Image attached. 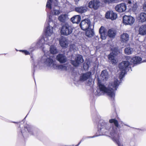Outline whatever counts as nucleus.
Returning <instances> with one entry per match:
<instances>
[{
	"instance_id": "f257e3e1",
	"label": "nucleus",
	"mask_w": 146,
	"mask_h": 146,
	"mask_svg": "<svg viewBox=\"0 0 146 146\" xmlns=\"http://www.w3.org/2000/svg\"><path fill=\"white\" fill-rule=\"evenodd\" d=\"M119 83H98L97 89L94 94L97 96L106 94L113 100L115 96V91L118 88Z\"/></svg>"
},
{
	"instance_id": "f03ea898",
	"label": "nucleus",
	"mask_w": 146,
	"mask_h": 146,
	"mask_svg": "<svg viewBox=\"0 0 146 146\" xmlns=\"http://www.w3.org/2000/svg\"><path fill=\"white\" fill-rule=\"evenodd\" d=\"M53 19H51L50 17H48V20L46 19L47 24L45 26L44 31L47 38L49 42L48 43H52L54 38V34L53 33V30L55 29L56 26V23L55 21L56 18L53 17Z\"/></svg>"
},
{
	"instance_id": "7ed1b4c3",
	"label": "nucleus",
	"mask_w": 146,
	"mask_h": 146,
	"mask_svg": "<svg viewBox=\"0 0 146 146\" xmlns=\"http://www.w3.org/2000/svg\"><path fill=\"white\" fill-rule=\"evenodd\" d=\"M51 56H48V57H46L44 56L42 58L41 62L44 63L47 66L50 68H52L55 69H58L62 70H67V67L65 65H58L55 64V62L50 58Z\"/></svg>"
},
{
	"instance_id": "20e7f679",
	"label": "nucleus",
	"mask_w": 146,
	"mask_h": 146,
	"mask_svg": "<svg viewBox=\"0 0 146 146\" xmlns=\"http://www.w3.org/2000/svg\"><path fill=\"white\" fill-rule=\"evenodd\" d=\"M129 64V61H124L119 64V67L120 72H119V78L121 81L123 78L126 73Z\"/></svg>"
},
{
	"instance_id": "39448f33",
	"label": "nucleus",
	"mask_w": 146,
	"mask_h": 146,
	"mask_svg": "<svg viewBox=\"0 0 146 146\" xmlns=\"http://www.w3.org/2000/svg\"><path fill=\"white\" fill-rule=\"evenodd\" d=\"M49 42L50 41H48L47 38H43L42 37L38 40L36 43V46L37 47L42 49L44 52V54L43 56H45L46 57H48L49 56L47 54V53H46V51L44 50V44H48L49 45L52 44L48 43V42Z\"/></svg>"
},
{
	"instance_id": "423d86ee",
	"label": "nucleus",
	"mask_w": 146,
	"mask_h": 146,
	"mask_svg": "<svg viewBox=\"0 0 146 146\" xmlns=\"http://www.w3.org/2000/svg\"><path fill=\"white\" fill-rule=\"evenodd\" d=\"M72 27L68 24L63 25L60 29V33L62 35L67 36L72 33Z\"/></svg>"
},
{
	"instance_id": "0eeeda50",
	"label": "nucleus",
	"mask_w": 146,
	"mask_h": 146,
	"mask_svg": "<svg viewBox=\"0 0 146 146\" xmlns=\"http://www.w3.org/2000/svg\"><path fill=\"white\" fill-rule=\"evenodd\" d=\"M111 50L112 52L109 55L108 58L111 63L115 64L117 62L115 58V56L118 54V50L116 48H113L111 49Z\"/></svg>"
},
{
	"instance_id": "6e6552de",
	"label": "nucleus",
	"mask_w": 146,
	"mask_h": 146,
	"mask_svg": "<svg viewBox=\"0 0 146 146\" xmlns=\"http://www.w3.org/2000/svg\"><path fill=\"white\" fill-rule=\"evenodd\" d=\"M57 3H54V7L51 11L50 14H47V19L48 20V17H50L51 19H53V17H54L56 18L55 15L59 14L61 13L60 10L59 9L58 7L57 6Z\"/></svg>"
},
{
	"instance_id": "1a4fd4ad",
	"label": "nucleus",
	"mask_w": 146,
	"mask_h": 146,
	"mask_svg": "<svg viewBox=\"0 0 146 146\" xmlns=\"http://www.w3.org/2000/svg\"><path fill=\"white\" fill-rule=\"evenodd\" d=\"M80 26L83 30H86L92 26L90 21L88 19H86L82 20L80 23Z\"/></svg>"
},
{
	"instance_id": "9d476101",
	"label": "nucleus",
	"mask_w": 146,
	"mask_h": 146,
	"mask_svg": "<svg viewBox=\"0 0 146 146\" xmlns=\"http://www.w3.org/2000/svg\"><path fill=\"white\" fill-rule=\"evenodd\" d=\"M135 21L134 18L131 16L125 15L123 17V22L125 25H131Z\"/></svg>"
},
{
	"instance_id": "9b49d317",
	"label": "nucleus",
	"mask_w": 146,
	"mask_h": 146,
	"mask_svg": "<svg viewBox=\"0 0 146 146\" xmlns=\"http://www.w3.org/2000/svg\"><path fill=\"white\" fill-rule=\"evenodd\" d=\"M126 2L129 9L134 11L136 10L138 6L135 0H126Z\"/></svg>"
},
{
	"instance_id": "f8f14e48",
	"label": "nucleus",
	"mask_w": 146,
	"mask_h": 146,
	"mask_svg": "<svg viewBox=\"0 0 146 146\" xmlns=\"http://www.w3.org/2000/svg\"><path fill=\"white\" fill-rule=\"evenodd\" d=\"M126 59L134 64H140L144 62V60L142 61L141 58L139 56H135L132 58L130 56H127Z\"/></svg>"
},
{
	"instance_id": "ddd939ff",
	"label": "nucleus",
	"mask_w": 146,
	"mask_h": 146,
	"mask_svg": "<svg viewBox=\"0 0 146 146\" xmlns=\"http://www.w3.org/2000/svg\"><path fill=\"white\" fill-rule=\"evenodd\" d=\"M100 6V2L97 0H93L90 1L88 3V6L90 8L97 10Z\"/></svg>"
},
{
	"instance_id": "4468645a",
	"label": "nucleus",
	"mask_w": 146,
	"mask_h": 146,
	"mask_svg": "<svg viewBox=\"0 0 146 146\" xmlns=\"http://www.w3.org/2000/svg\"><path fill=\"white\" fill-rule=\"evenodd\" d=\"M84 62V60L83 59L82 56L80 55H78L76 56L75 58V60H72L71 63L75 66H77L78 65Z\"/></svg>"
},
{
	"instance_id": "2eb2a0df",
	"label": "nucleus",
	"mask_w": 146,
	"mask_h": 146,
	"mask_svg": "<svg viewBox=\"0 0 146 146\" xmlns=\"http://www.w3.org/2000/svg\"><path fill=\"white\" fill-rule=\"evenodd\" d=\"M105 17L107 19L114 20L116 19L117 17V15L116 13L112 11H108L106 13Z\"/></svg>"
},
{
	"instance_id": "dca6fc26",
	"label": "nucleus",
	"mask_w": 146,
	"mask_h": 146,
	"mask_svg": "<svg viewBox=\"0 0 146 146\" xmlns=\"http://www.w3.org/2000/svg\"><path fill=\"white\" fill-rule=\"evenodd\" d=\"M126 5L123 3L117 5L115 7V10L119 13L124 12L126 9Z\"/></svg>"
},
{
	"instance_id": "f3484780",
	"label": "nucleus",
	"mask_w": 146,
	"mask_h": 146,
	"mask_svg": "<svg viewBox=\"0 0 146 146\" xmlns=\"http://www.w3.org/2000/svg\"><path fill=\"white\" fill-rule=\"evenodd\" d=\"M60 45L63 48H66L68 45V41L64 37H61L59 40Z\"/></svg>"
},
{
	"instance_id": "a211bd4d",
	"label": "nucleus",
	"mask_w": 146,
	"mask_h": 146,
	"mask_svg": "<svg viewBox=\"0 0 146 146\" xmlns=\"http://www.w3.org/2000/svg\"><path fill=\"white\" fill-rule=\"evenodd\" d=\"M108 73L106 70H104L101 72L100 75L101 80H98V82L102 81H106L108 78Z\"/></svg>"
},
{
	"instance_id": "6ab92c4d",
	"label": "nucleus",
	"mask_w": 146,
	"mask_h": 146,
	"mask_svg": "<svg viewBox=\"0 0 146 146\" xmlns=\"http://www.w3.org/2000/svg\"><path fill=\"white\" fill-rule=\"evenodd\" d=\"M99 33L100 35L101 38L102 40H105L106 39L107 36L106 30L105 27L103 26H101L99 29Z\"/></svg>"
},
{
	"instance_id": "aec40b11",
	"label": "nucleus",
	"mask_w": 146,
	"mask_h": 146,
	"mask_svg": "<svg viewBox=\"0 0 146 146\" xmlns=\"http://www.w3.org/2000/svg\"><path fill=\"white\" fill-rule=\"evenodd\" d=\"M91 73L88 72L82 74L80 77V80L81 81H85L90 78L91 77Z\"/></svg>"
},
{
	"instance_id": "412c9836",
	"label": "nucleus",
	"mask_w": 146,
	"mask_h": 146,
	"mask_svg": "<svg viewBox=\"0 0 146 146\" xmlns=\"http://www.w3.org/2000/svg\"><path fill=\"white\" fill-rule=\"evenodd\" d=\"M116 31L114 29H109L108 31V35L110 38H114L116 34Z\"/></svg>"
},
{
	"instance_id": "4be33fe9",
	"label": "nucleus",
	"mask_w": 146,
	"mask_h": 146,
	"mask_svg": "<svg viewBox=\"0 0 146 146\" xmlns=\"http://www.w3.org/2000/svg\"><path fill=\"white\" fill-rule=\"evenodd\" d=\"M57 60L61 63H64L67 61L66 56L63 54H59L56 56Z\"/></svg>"
},
{
	"instance_id": "5701e85b",
	"label": "nucleus",
	"mask_w": 146,
	"mask_h": 146,
	"mask_svg": "<svg viewBox=\"0 0 146 146\" xmlns=\"http://www.w3.org/2000/svg\"><path fill=\"white\" fill-rule=\"evenodd\" d=\"M24 129L25 131H27L31 135H35V131L33 130V128L31 126L27 125L25 126Z\"/></svg>"
},
{
	"instance_id": "b1692460",
	"label": "nucleus",
	"mask_w": 146,
	"mask_h": 146,
	"mask_svg": "<svg viewBox=\"0 0 146 146\" xmlns=\"http://www.w3.org/2000/svg\"><path fill=\"white\" fill-rule=\"evenodd\" d=\"M121 40V42L125 43L129 40V36L126 33H124L121 35L120 36Z\"/></svg>"
},
{
	"instance_id": "393cba45",
	"label": "nucleus",
	"mask_w": 146,
	"mask_h": 146,
	"mask_svg": "<svg viewBox=\"0 0 146 146\" xmlns=\"http://www.w3.org/2000/svg\"><path fill=\"white\" fill-rule=\"evenodd\" d=\"M137 18L140 21L143 22L146 21V13H141L138 15Z\"/></svg>"
},
{
	"instance_id": "a878e982",
	"label": "nucleus",
	"mask_w": 146,
	"mask_h": 146,
	"mask_svg": "<svg viewBox=\"0 0 146 146\" xmlns=\"http://www.w3.org/2000/svg\"><path fill=\"white\" fill-rule=\"evenodd\" d=\"M71 20L73 23H78L80 21L81 17L79 15H75L72 18Z\"/></svg>"
},
{
	"instance_id": "bb28decb",
	"label": "nucleus",
	"mask_w": 146,
	"mask_h": 146,
	"mask_svg": "<svg viewBox=\"0 0 146 146\" xmlns=\"http://www.w3.org/2000/svg\"><path fill=\"white\" fill-rule=\"evenodd\" d=\"M75 11L78 13H82L86 12V10L85 7L81 6L76 7L75 8Z\"/></svg>"
},
{
	"instance_id": "cd10ccee",
	"label": "nucleus",
	"mask_w": 146,
	"mask_h": 146,
	"mask_svg": "<svg viewBox=\"0 0 146 146\" xmlns=\"http://www.w3.org/2000/svg\"><path fill=\"white\" fill-rule=\"evenodd\" d=\"M68 19V15L66 14L61 15L58 18V20L62 22H64Z\"/></svg>"
},
{
	"instance_id": "c85d7f7f",
	"label": "nucleus",
	"mask_w": 146,
	"mask_h": 146,
	"mask_svg": "<svg viewBox=\"0 0 146 146\" xmlns=\"http://www.w3.org/2000/svg\"><path fill=\"white\" fill-rule=\"evenodd\" d=\"M139 33V34L142 35L146 34V25H142L140 27Z\"/></svg>"
},
{
	"instance_id": "c756f323",
	"label": "nucleus",
	"mask_w": 146,
	"mask_h": 146,
	"mask_svg": "<svg viewBox=\"0 0 146 146\" xmlns=\"http://www.w3.org/2000/svg\"><path fill=\"white\" fill-rule=\"evenodd\" d=\"M86 31V36L88 37H91L93 35V29L90 28H88L85 30Z\"/></svg>"
},
{
	"instance_id": "7c9ffc66",
	"label": "nucleus",
	"mask_w": 146,
	"mask_h": 146,
	"mask_svg": "<svg viewBox=\"0 0 146 146\" xmlns=\"http://www.w3.org/2000/svg\"><path fill=\"white\" fill-rule=\"evenodd\" d=\"M50 52L52 54H55L57 52V51L54 45H52L50 47Z\"/></svg>"
},
{
	"instance_id": "2f4dec72",
	"label": "nucleus",
	"mask_w": 146,
	"mask_h": 146,
	"mask_svg": "<svg viewBox=\"0 0 146 146\" xmlns=\"http://www.w3.org/2000/svg\"><path fill=\"white\" fill-rule=\"evenodd\" d=\"M53 3V2L52 0H48L46 4V7L49 9H51L52 5Z\"/></svg>"
},
{
	"instance_id": "473e14b6",
	"label": "nucleus",
	"mask_w": 146,
	"mask_h": 146,
	"mask_svg": "<svg viewBox=\"0 0 146 146\" xmlns=\"http://www.w3.org/2000/svg\"><path fill=\"white\" fill-rule=\"evenodd\" d=\"M133 51V49L129 47L126 48L125 50V52L126 54H131Z\"/></svg>"
},
{
	"instance_id": "72a5a7b5",
	"label": "nucleus",
	"mask_w": 146,
	"mask_h": 146,
	"mask_svg": "<svg viewBox=\"0 0 146 146\" xmlns=\"http://www.w3.org/2000/svg\"><path fill=\"white\" fill-rule=\"evenodd\" d=\"M86 88L92 87L94 83H84Z\"/></svg>"
},
{
	"instance_id": "f704fd0d",
	"label": "nucleus",
	"mask_w": 146,
	"mask_h": 146,
	"mask_svg": "<svg viewBox=\"0 0 146 146\" xmlns=\"http://www.w3.org/2000/svg\"><path fill=\"white\" fill-rule=\"evenodd\" d=\"M77 87H83L81 83H73Z\"/></svg>"
},
{
	"instance_id": "c9c22d12",
	"label": "nucleus",
	"mask_w": 146,
	"mask_h": 146,
	"mask_svg": "<svg viewBox=\"0 0 146 146\" xmlns=\"http://www.w3.org/2000/svg\"><path fill=\"white\" fill-rule=\"evenodd\" d=\"M70 49H72L73 50H76L77 49L75 45L73 44H72L70 46Z\"/></svg>"
},
{
	"instance_id": "e433bc0d",
	"label": "nucleus",
	"mask_w": 146,
	"mask_h": 146,
	"mask_svg": "<svg viewBox=\"0 0 146 146\" xmlns=\"http://www.w3.org/2000/svg\"><path fill=\"white\" fill-rule=\"evenodd\" d=\"M20 51L22 52H23L24 53L25 55H28L30 53L27 50H20Z\"/></svg>"
},
{
	"instance_id": "4c0bfd02",
	"label": "nucleus",
	"mask_w": 146,
	"mask_h": 146,
	"mask_svg": "<svg viewBox=\"0 0 146 146\" xmlns=\"http://www.w3.org/2000/svg\"><path fill=\"white\" fill-rule=\"evenodd\" d=\"M105 2L110 3L113 2L115 1H117V0H104Z\"/></svg>"
},
{
	"instance_id": "58836bf2",
	"label": "nucleus",
	"mask_w": 146,
	"mask_h": 146,
	"mask_svg": "<svg viewBox=\"0 0 146 146\" xmlns=\"http://www.w3.org/2000/svg\"><path fill=\"white\" fill-rule=\"evenodd\" d=\"M143 10L146 12V2L144 3L143 8Z\"/></svg>"
},
{
	"instance_id": "ea45409f",
	"label": "nucleus",
	"mask_w": 146,
	"mask_h": 146,
	"mask_svg": "<svg viewBox=\"0 0 146 146\" xmlns=\"http://www.w3.org/2000/svg\"><path fill=\"white\" fill-rule=\"evenodd\" d=\"M97 136H89V137H86L85 138V139H86L87 138H94L96 137Z\"/></svg>"
},
{
	"instance_id": "a19ab883",
	"label": "nucleus",
	"mask_w": 146,
	"mask_h": 146,
	"mask_svg": "<svg viewBox=\"0 0 146 146\" xmlns=\"http://www.w3.org/2000/svg\"><path fill=\"white\" fill-rule=\"evenodd\" d=\"M144 62H146V60H144Z\"/></svg>"
},
{
	"instance_id": "79ce46f5",
	"label": "nucleus",
	"mask_w": 146,
	"mask_h": 146,
	"mask_svg": "<svg viewBox=\"0 0 146 146\" xmlns=\"http://www.w3.org/2000/svg\"><path fill=\"white\" fill-rule=\"evenodd\" d=\"M13 122L14 123H17V122Z\"/></svg>"
},
{
	"instance_id": "37998d69",
	"label": "nucleus",
	"mask_w": 146,
	"mask_h": 146,
	"mask_svg": "<svg viewBox=\"0 0 146 146\" xmlns=\"http://www.w3.org/2000/svg\"><path fill=\"white\" fill-rule=\"evenodd\" d=\"M124 125H126V124H124Z\"/></svg>"
}]
</instances>
